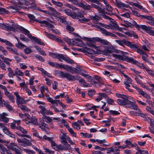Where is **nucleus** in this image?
Here are the masks:
<instances>
[{
    "mask_svg": "<svg viewBox=\"0 0 154 154\" xmlns=\"http://www.w3.org/2000/svg\"><path fill=\"white\" fill-rule=\"evenodd\" d=\"M59 76L62 78H66L69 81H75L79 80L80 83L84 87H90V85L87 83L85 80L83 79H79V77L76 75H72L69 73L65 72L63 71H60L58 73Z\"/></svg>",
    "mask_w": 154,
    "mask_h": 154,
    "instance_id": "1",
    "label": "nucleus"
},
{
    "mask_svg": "<svg viewBox=\"0 0 154 154\" xmlns=\"http://www.w3.org/2000/svg\"><path fill=\"white\" fill-rule=\"evenodd\" d=\"M76 12H73L72 17L74 19H78V20L81 23H85L89 21L90 19L84 17V11L78 8Z\"/></svg>",
    "mask_w": 154,
    "mask_h": 154,
    "instance_id": "2",
    "label": "nucleus"
},
{
    "mask_svg": "<svg viewBox=\"0 0 154 154\" xmlns=\"http://www.w3.org/2000/svg\"><path fill=\"white\" fill-rule=\"evenodd\" d=\"M125 53L123 52H122V55H119L116 54H112V56L116 59L122 61H126L130 63H132L135 64H137L139 62L134 60L132 57H129L125 55Z\"/></svg>",
    "mask_w": 154,
    "mask_h": 154,
    "instance_id": "3",
    "label": "nucleus"
},
{
    "mask_svg": "<svg viewBox=\"0 0 154 154\" xmlns=\"http://www.w3.org/2000/svg\"><path fill=\"white\" fill-rule=\"evenodd\" d=\"M81 8L86 10H91L93 8L96 9L98 11L103 13L104 10L102 8L99 6L94 4H91V5L88 4L85 2H83V3L80 4Z\"/></svg>",
    "mask_w": 154,
    "mask_h": 154,
    "instance_id": "4",
    "label": "nucleus"
},
{
    "mask_svg": "<svg viewBox=\"0 0 154 154\" xmlns=\"http://www.w3.org/2000/svg\"><path fill=\"white\" fill-rule=\"evenodd\" d=\"M127 46L132 49L133 51L137 52L140 55H142L143 54H144L146 57L148 56V55L143 50L140 49L139 46L136 44H134L133 42H131L129 41Z\"/></svg>",
    "mask_w": 154,
    "mask_h": 154,
    "instance_id": "5",
    "label": "nucleus"
},
{
    "mask_svg": "<svg viewBox=\"0 0 154 154\" xmlns=\"http://www.w3.org/2000/svg\"><path fill=\"white\" fill-rule=\"evenodd\" d=\"M115 1L116 2H115L113 1L112 3L118 8L122 9V10L123 11L126 10L125 8H131V7L129 5L122 3L119 0H115Z\"/></svg>",
    "mask_w": 154,
    "mask_h": 154,
    "instance_id": "6",
    "label": "nucleus"
},
{
    "mask_svg": "<svg viewBox=\"0 0 154 154\" xmlns=\"http://www.w3.org/2000/svg\"><path fill=\"white\" fill-rule=\"evenodd\" d=\"M6 146L8 149L14 151L16 154H21L18 149L19 148V147L17 144L15 143H11L9 144H6Z\"/></svg>",
    "mask_w": 154,
    "mask_h": 154,
    "instance_id": "7",
    "label": "nucleus"
},
{
    "mask_svg": "<svg viewBox=\"0 0 154 154\" xmlns=\"http://www.w3.org/2000/svg\"><path fill=\"white\" fill-rule=\"evenodd\" d=\"M49 55L54 58H57L59 60V61L61 62L63 61L62 60H64L66 55L60 54L52 52H49Z\"/></svg>",
    "mask_w": 154,
    "mask_h": 154,
    "instance_id": "8",
    "label": "nucleus"
},
{
    "mask_svg": "<svg viewBox=\"0 0 154 154\" xmlns=\"http://www.w3.org/2000/svg\"><path fill=\"white\" fill-rule=\"evenodd\" d=\"M64 41L69 45H71V42H72V44L76 46H79L80 45L79 44L78 42H82V41L80 39L76 38L75 40L73 39H70L68 38H64Z\"/></svg>",
    "mask_w": 154,
    "mask_h": 154,
    "instance_id": "9",
    "label": "nucleus"
},
{
    "mask_svg": "<svg viewBox=\"0 0 154 154\" xmlns=\"http://www.w3.org/2000/svg\"><path fill=\"white\" fill-rule=\"evenodd\" d=\"M44 32L45 33V35L51 39H54L55 41L58 42H60L61 45H63L64 44V43L62 40L58 38L55 37V36L53 34L49 33L46 31H45Z\"/></svg>",
    "mask_w": 154,
    "mask_h": 154,
    "instance_id": "10",
    "label": "nucleus"
},
{
    "mask_svg": "<svg viewBox=\"0 0 154 154\" xmlns=\"http://www.w3.org/2000/svg\"><path fill=\"white\" fill-rule=\"evenodd\" d=\"M14 94L16 96L17 98L16 102L18 106L25 103L26 102L25 100L20 96L18 92H15L14 93Z\"/></svg>",
    "mask_w": 154,
    "mask_h": 154,
    "instance_id": "11",
    "label": "nucleus"
},
{
    "mask_svg": "<svg viewBox=\"0 0 154 154\" xmlns=\"http://www.w3.org/2000/svg\"><path fill=\"white\" fill-rule=\"evenodd\" d=\"M17 130L20 131L23 134H18L19 136L22 137H26L27 138H30V136L26 134L27 133V131L23 128L19 126V128H17Z\"/></svg>",
    "mask_w": 154,
    "mask_h": 154,
    "instance_id": "12",
    "label": "nucleus"
},
{
    "mask_svg": "<svg viewBox=\"0 0 154 154\" xmlns=\"http://www.w3.org/2000/svg\"><path fill=\"white\" fill-rule=\"evenodd\" d=\"M67 137H68V136L64 133L62 134H60L59 135V138L61 140V142L63 143L64 145L71 146L67 142Z\"/></svg>",
    "mask_w": 154,
    "mask_h": 154,
    "instance_id": "13",
    "label": "nucleus"
},
{
    "mask_svg": "<svg viewBox=\"0 0 154 154\" xmlns=\"http://www.w3.org/2000/svg\"><path fill=\"white\" fill-rule=\"evenodd\" d=\"M54 149L58 151L59 150H63L65 151L68 150H71L72 148L71 146H65L61 145H57L56 147L54 148Z\"/></svg>",
    "mask_w": 154,
    "mask_h": 154,
    "instance_id": "14",
    "label": "nucleus"
},
{
    "mask_svg": "<svg viewBox=\"0 0 154 154\" xmlns=\"http://www.w3.org/2000/svg\"><path fill=\"white\" fill-rule=\"evenodd\" d=\"M101 26L107 29H115L119 30H120L121 29L120 28H119V26L117 24H116V23H113V25L111 24L107 25L103 24H102Z\"/></svg>",
    "mask_w": 154,
    "mask_h": 154,
    "instance_id": "15",
    "label": "nucleus"
},
{
    "mask_svg": "<svg viewBox=\"0 0 154 154\" xmlns=\"http://www.w3.org/2000/svg\"><path fill=\"white\" fill-rule=\"evenodd\" d=\"M93 41L94 42H99L103 45H107L109 44V42L106 40L102 39L100 37H97L93 38Z\"/></svg>",
    "mask_w": 154,
    "mask_h": 154,
    "instance_id": "16",
    "label": "nucleus"
},
{
    "mask_svg": "<svg viewBox=\"0 0 154 154\" xmlns=\"http://www.w3.org/2000/svg\"><path fill=\"white\" fill-rule=\"evenodd\" d=\"M86 78L87 79L88 82H90L93 85L97 87L100 86V85L99 83L94 81L93 79V77L88 75Z\"/></svg>",
    "mask_w": 154,
    "mask_h": 154,
    "instance_id": "17",
    "label": "nucleus"
},
{
    "mask_svg": "<svg viewBox=\"0 0 154 154\" xmlns=\"http://www.w3.org/2000/svg\"><path fill=\"white\" fill-rule=\"evenodd\" d=\"M132 80L130 78H128V79H127L124 82V83L125 85L126 88L130 92L132 91V90L129 88V87H130V84H132Z\"/></svg>",
    "mask_w": 154,
    "mask_h": 154,
    "instance_id": "18",
    "label": "nucleus"
},
{
    "mask_svg": "<svg viewBox=\"0 0 154 154\" xmlns=\"http://www.w3.org/2000/svg\"><path fill=\"white\" fill-rule=\"evenodd\" d=\"M135 88L137 89V92L139 93V94L143 97L146 98L147 99H150V96L147 94L146 92L143 91L137 87H135Z\"/></svg>",
    "mask_w": 154,
    "mask_h": 154,
    "instance_id": "19",
    "label": "nucleus"
},
{
    "mask_svg": "<svg viewBox=\"0 0 154 154\" xmlns=\"http://www.w3.org/2000/svg\"><path fill=\"white\" fill-rule=\"evenodd\" d=\"M141 29L145 30L146 32L149 33L150 35L154 36V31L151 29V28L146 26H141Z\"/></svg>",
    "mask_w": 154,
    "mask_h": 154,
    "instance_id": "20",
    "label": "nucleus"
},
{
    "mask_svg": "<svg viewBox=\"0 0 154 154\" xmlns=\"http://www.w3.org/2000/svg\"><path fill=\"white\" fill-rule=\"evenodd\" d=\"M7 116H8V114L6 113H3L2 114H0L2 121L3 122L5 123H7L9 122V118L6 117Z\"/></svg>",
    "mask_w": 154,
    "mask_h": 154,
    "instance_id": "21",
    "label": "nucleus"
},
{
    "mask_svg": "<svg viewBox=\"0 0 154 154\" xmlns=\"http://www.w3.org/2000/svg\"><path fill=\"white\" fill-rule=\"evenodd\" d=\"M129 41L125 40L124 39L122 40H115V42L120 45L123 46L124 45H125L127 46Z\"/></svg>",
    "mask_w": 154,
    "mask_h": 154,
    "instance_id": "22",
    "label": "nucleus"
},
{
    "mask_svg": "<svg viewBox=\"0 0 154 154\" xmlns=\"http://www.w3.org/2000/svg\"><path fill=\"white\" fill-rule=\"evenodd\" d=\"M28 119L29 120V122H30L32 123L35 125H38L37 120L35 117L34 116L31 117L30 115H28Z\"/></svg>",
    "mask_w": 154,
    "mask_h": 154,
    "instance_id": "23",
    "label": "nucleus"
},
{
    "mask_svg": "<svg viewBox=\"0 0 154 154\" xmlns=\"http://www.w3.org/2000/svg\"><path fill=\"white\" fill-rule=\"evenodd\" d=\"M32 144L31 141L29 140L24 138L23 140V142L22 144H21V146L24 147L30 146Z\"/></svg>",
    "mask_w": 154,
    "mask_h": 154,
    "instance_id": "24",
    "label": "nucleus"
},
{
    "mask_svg": "<svg viewBox=\"0 0 154 154\" xmlns=\"http://www.w3.org/2000/svg\"><path fill=\"white\" fill-rule=\"evenodd\" d=\"M62 11L64 12L65 14L68 16L72 17L73 13L69 9L65 8H62Z\"/></svg>",
    "mask_w": 154,
    "mask_h": 154,
    "instance_id": "25",
    "label": "nucleus"
},
{
    "mask_svg": "<svg viewBox=\"0 0 154 154\" xmlns=\"http://www.w3.org/2000/svg\"><path fill=\"white\" fill-rule=\"evenodd\" d=\"M3 130L5 134L9 135L11 137L13 138H15V135L12 134L10 132L7 127H6L5 128H4Z\"/></svg>",
    "mask_w": 154,
    "mask_h": 154,
    "instance_id": "26",
    "label": "nucleus"
},
{
    "mask_svg": "<svg viewBox=\"0 0 154 154\" xmlns=\"http://www.w3.org/2000/svg\"><path fill=\"white\" fill-rule=\"evenodd\" d=\"M30 38L31 39L34 41L36 42L39 45H44V43L41 41V40L37 37L31 36L30 37Z\"/></svg>",
    "mask_w": 154,
    "mask_h": 154,
    "instance_id": "27",
    "label": "nucleus"
},
{
    "mask_svg": "<svg viewBox=\"0 0 154 154\" xmlns=\"http://www.w3.org/2000/svg\"><path fill=\"white\" fill-rule=\"evenodd\" d=\"M39 23L42 24H44L45 26H47L48 27L54 28V26L53 24L49 23L48 21L46 20H42L41 21H39Z\"/></svg>",
    "mask_w": 154,
    "mask_h": 154,
    "instance_id": "28",
    "label": "nucleus"
},
{
    "mask_svg": "<svg viewBox=\"0 0 154 154\" xmlns=\"http://www.w3.org/2000/svg\"><path fill=\"white\" fill-rule=\"evenodd\" d=\"M106 9L109 11V13H106V14L110 15H113L114 13L112 12L113 10L112 8L109 4L106 6Z\"/></svg>",
    "mask_w": 154,
    "mask_h": 154,
    "instance_id": "29",
    "label": "nucleus"
},
{
    "mask_svg": "<svg viewBox=\"0 0 154 154\" xmlns=\"http://www.w3.org/2000/svg\"><path fill=\"white\" fill-rule=\"evenodd\" d=\"M28 17L30 19L29 22L32 23L33 21H36L39 23V21H42L38 20L36 19L35 18V17L32 14H29L27 15Z\"/></svg>",
    "mask_w": 154,
    "mask_h": 154,
    "instance_id": "30",
    "label": "nucleus"
},
{
    "mask_svg": "<svg viewBox=\"0 0 154 154\" xmlns=\"http://www.w3.org/2000/svg\"><path fill=\"white\" fill-rule=\"evenodd\" d=\"M7 28L8 30H10L14 31L17 28V26L14 23H13L11 26H9L8 24Z\"/></svg>",
    "mask_w": 154,
    "mask_h": 154,
    "instance_id": "31",
    "label": "nucleus"
},
{
    "mask_svg": "<svg viewBox=\"0 0 154 154\" xmlns=\"http://www.w3.org/2000/svg\"><path fill=\"white\" fill-rule=\"evenodd\" d=\"M69 1L70 2H72L75 5H78V6L80 7H81L80 6V4L83 3V2H85V1L81 0L80 2H79V0H69Z\"/></svg>",
    "mask_w": 154,
    "mask_h": 154,
    "instance_id": "32",
    "label": "nucleus"
},
{
    "mask_svg": "<svg viewBox=\"0 0 154 154\" xmlns=\"http://www.w3.org/2000/svg\"><path fill=\"white\" fill-rule=\"evenodd\" d=\"M99 29L103 34L106 36L109 35L110 32L107 31L106 29L102 27H100Z\"/></svg>",
    "mask_w": 154,
    "mask_h": 154,
    "instance_id": "33",
    "label": "nucleus"
},
{
    "mask_svg": "<svg viewBox=\"0 0 154 154\" xmlns=\"http://www.w3.org/2000/svg\"><path fill=\"white\" fill-rule=\"evenodd\" d=\"M65 125L66 126V128L68 129V131L74 137H76V133L74 132L72 128H70L69 126L67 125Z\"/></svg>",
    "mask_w": 154,
    "mask_h": 154,
    "instance_id": "34",
    "label": "nucleus"
},
{
    "mask_svg": "<svg viewBox=\"0 0 154 154\" xmlns=\"http://www.w3.org/2000/svg\"><path fill=\"white\" fill-rule=\"evenodd\" d=\"M57 20L63 23H64L65 24H68V22L66 21V18L63 17L59 16L57 18Z\"/></svg>",
    "mask_w": 154,
    "mask_h": 154,
    "instance_id": "35",
    "label": "nucleus"
},
{
    "mask_svg": "<svg viewBox=\"0 0 154 154\" xmlns=\"http://www.w3.org/2000/svg\"><path fill=\"white\" fill-rule=\"evenodd\" d=\"M0 41L2 42L5 43V44L7 45H9L11 47L13 46V45L11 42H10L9 41L6 40V39H2L0 38Z\"/></svg>",
    "mask_w": 154,
    "mask_h": 154,
    "instance_id": "36",
    "label": "nucleus"
},
{
    "mask_svg": "<svg viewBox=\"0 0 154 154\" xmlns=\"http://www.w3.org/2000/svg\"><path fill=\"white\" fill-rule=\"evenodd\" d=\"M128 35L131 37H133L135 38H138V36L134 32L131 31L128 32Z\"/></svg>",
    "mask_w": 154,
    "mask_h": 154,
    "instance_id": "37",
    "label": "nucleus"
},
{
    "mask_svg": "<svg viewBox=\"0 0 154 154\" xmlns=\"http://www.w3.org/2000/svg\"><path fill=\"white\" fill-rule=\"evenodd\" d=\"M64 61H65L66 62L71 64H72L74 63L73 60L70 58H69L66 55L65 57Z\"/></svg>",
    "mask_w": 154,
    "mask_h": 154,
    "instance_id": "38",
    "label": "nucleus"
},
{
    "mask_svg": "<svg viewBox=\"0 0 154 154\" xmlns=\"http://www.w3.org/2000/svg\"><path fill=\"white\" fill-rule=\"evenodd\" d=\"M0 149L2 151L1 152L2 154H5L6 152L7 153V152L9 151L3 145L1 144H0Z\"/></svg>",
    "mask_w": 154,
    "mask_h": 154,
    "instance_id": "39",
    "label": "nucleus"
},
{
    "mask_svg": "<svg viewBox=\"0 0 154 154\" xmlns=\"http://www.w3.org/2000/svg\"><path fill=\"white\" fill-rule=\"evenodd\" d=\"M39 107L41 109L40 111L41 113L43 115H45L46 112H47V110L45 108L41 105H40Z\"/></svg>",
    "mask_w": 154,
    "mask_h": 154,
    "instance_id": "40",
    "label": "nucleus"
},
{
    "mask_svg": "<svg viewBox=\"0 0 154 154\" xmlns=\"http://www.w3.org/2000/svg\"><path fill=\"white\" fill-rule=\"evenodd\" d=\"M114 50L110 47H106L105 48V51L107 53L112 54Z\"/></svg>",
    "mask_w": 154,
    "mask_h": 154,
    "instance_id": "41",
    "label": "nucleus"
},
{
    "mask_svg": "<svg viewBox=\"0 0 154 154\" xmlns=\"http://www.w3.org/2000/svg\"><path fill=\"white\" fill-rule=\"evenodd\" d=\"M134 26L138 30H139L140 28L141 29V26H145V25H139L134 20L132 21V26Z\"/></svg>",
    "mask_w": 154,
    "mask_h": 154,
    "instance_id": "42",
    "label": "nucleus"
},
{
    "mask_svg": "<svg viewBox=\"0 0 154 154\" xmlns=\"http://www.w3.org/2000/svg\"><path fill=\"white\" fill-rule=\"evenodd\" d=\"M4 106L6 107L8 111H11L13 110V107L8 103L6 102L4 103Z\"/></svg>",
    "mask_w": 154,
    "mask_h": 154,
    "instance_id": "43",
    "label": "nucleus"
},
{
    "mask_svg": "<svg viewBox=\"0 0 154 154\" xmlns=\"http://www.w3.org/2000/svg\"><path fill=\"white\" fill-rule=\"evenodd\" d=\"M117 102L120 105H125L127 102L123 100L119 99L117 100Z\"/></svg>",
    "mask_w": 154,
    "mask_h": 154,
    "instance_id": "44",
    "label": "nucleus"
},
{
    "mask_svg": "<svg viewBox=\"0 0 154 154\" xmlns=\"http://www.w3.org/2000/svg\"><path fill=\"white\" fill-rule=\"evenodd\" d=\"M132 97L128 96L124 94H122V98L123 99V100L126 101H128V100H130L131 99Z\"/></svg>",
    "mask_w": 154,
    "mask_h": 154,
    "instance_id": "45",
    "label": "nucleus"
},
{
    "mask_svg": "<svg viewBox=\"0 0 154 154\" xmlns=\"http://www.w3.org/2000/svg\"><path fill=\"white\" fill-rule=\"evenodd\" d=\"M72 125L74 128L77 130H79L80 129V125L77 122H75L73 123L72 124Z\"/></svg>",
    "mask_w": 154,
    "mask_h": 154,
    "instance_id": "46",
    "label": "nucleus"
},
{
    "mask_svg": "<svg viewBox=\"0 0 154 154\" xmlns=\"http://www.w3.org/2000/svg\"><path fill=\"white\" fill-rule=\"evenodd\" d=\"M20 29L23 34L26 35H29V32L27 29L21 26H20Z\"/></svg>",
    "mask_w": 154,
    "mask_h": 154,
    "instance_id": "47",
    "label": "nucleus"
},
{
    "mask_svg": "<svg viewBox=\"0 0 154 154\" xmlns=\"http://www.w3.org/2000/svg\"><path fill=\"white\" fill-rule=\"evenodd\" d=\"M51 2L54 5H57L59 7H61L63 5V3L62 2H56L54 0H52L51 1Z\"/></svg>",
    "mask_w": 154,
    "mask_h": 154,
    "instance_id": "48",
    "label": "nucleus"
},
{
    "mask_svg": "<svg viewBox=\"0 0 154 154\" xmlns=\"http://www.w3.org/2000/svg\"><path fill=\"white\" fill-rule=\"evenodd\" d=\"M7 8L8 9H12L13 10H15L16 11L20 10V6L17 5L10 6Z\"/></svg>",
    "mask_w": 154,
    "mask_h": 154,
    "instance_id": "49",
    "label": "nucleus"
},
{
    "mask_svg": "<svg viewBox=\"0 0 154 154\" xmlns=\"http://www.w3.org/2000/svg\"><path fill=\"white\" fill-rule=\"evenodd\" d=\"M43 119L45 122L48 123H50L52 121V119L49 116H45Z\"/></svg>",
    "mask_w": 154,
    "mask_h": 154,
    "instance_id": "50",
    "label": "nucleus"
},
{
    "mask_svg": "<svg viewBox=\"0 0 154 154\" xmlns=\"http://www.w3.org/2000/svg\"><path fill=\"white\" fill-rule=\"evenodd\" d=\"M48 8L49 10L52 11L54 14L57 15H59L60 14V13L57 12L54 8H53L51 7H49Z\"/></svg>",
    "mask_w": 154,
    "mask_h": 154,
    "instance_id": "51",
    "label": "nucleus"
},
{
    "mask_svg": "<svg viewBox=\"0 0 154 154\" xmlns=\"http://www.w3.org/2000/svg\"><path fill=\"white\" fill-rule=\"evenodd\" d=\"M8 71L9 72L8 76L10 77H13V75H14V74L12 69L10 67H9L8 68Z\"/></svg>",
    "mask_w": 154,
    "mask_h": 154,
    "instance_id": "52",
    "label": "nucleus"
},
{
    "mask_svg": "<svg viewBox=\"0 0 154 154\" xmlns=\"http://www.w3.org/2000/svg\"><path fill=\"white\" fill-rule=\"evenodd\" d=\"M54 103L57 106L58 105V104L59 103L62 107H64L65 106L59 100H54L52 104Z\"/></svg>",
    "mask_w": 154,
    "mask_h": 154,
    "instance_id": "53",
    "label": "nucleus"
},
{
    "mask_svg": "<svg viewBox=\"0 0 154 154\" xmlns=\"http://www.w3.org/2000/svg\"><path fill=\"white\" fill-rule=\"evenodd\" d=\"M6 65L1 60H0V67L2 69L6 70Z\"/></svg>",
    "mask_w": 154,
    "mask_h": 154,
    "instance_id": "54",
    "label": "nucleus"
},
{
    "mask_svg": "<svg viewBox=\"0 0 154 154\" xmlns=\"http://www.w3.org/2000/svg\"><path fill=\"white\" fill-rule=\"evenodd\" d=\"M35 137H38V138L41 139V140H42V137L39 136L38 133L37 132V131L36 130H35L33 131V133L32 134Z\"/></svg>",
    "mask_w": 154,
    "mask_h": 154,
    "instance_id": "55",
    "label": "nucleus"
},
{
    "mask_svg": "<svg viewBox=\"0 0 154 154\" xmlns=\"http://www.w3.org/2000/svg\"><path fill=\"white\" fill-rule=\"evenodd\" d=\"M18 107L22 110L24 111L25 112H28L29 110V109L24 105H19Z\"/></svg>",
    "mask_w": 154,
    "mask_h": 154,
    "instance_id": "56",
    "label": "nucleus"
},
{
    "mask_svg": "<svg viewBox=\"0 0 154 154\" xmlns=\"http://www.w3.org/2000/svg\"><path fill=\"white\" fill-rule=\"evenodd\" d=\"M65 6L66 7L70 8H71L73 10H78V8H76L75 7L73 6V5L68 3L66 4Z\"/></svg>",
    "mask_w": 154,
    "mask_h": 154,
    "instance_id": "57",
    "label": "nucleus"
},
{
    "mask_svg": "<svg viewBox=\"0 0 154 154\" xmlns=\"http://www.w3.org/2000/svg\"><path fill=\"white\" fill-rule=\"evenodd\" d=\"M102 16L103 17V18H104L106 19H109V20H112V22L113 23H116L115 21L112 19L110 18L108 16L104 14H103L102 15Z\"/></svg>",
    "mask_w": 154,
    "mask_h": 154,
    "instance_id": "58",
    "label": "nucleus"
},
{
    "mask_svg": "<svg viewBox=\"0 0 154 154\" xmlns=\"http://www.w3.org/2000/svg\"><path fill=\"white\" fill-rule=\"evenodd\" d=\"M15 73L17 75L22 76L24 75V73L22 72L20 69H17L16 70Z\"/></svg>",
    "mask_w": 154,
    "mask_h": 154,
    "instance_id": "59",
    "label": "nucleus"
},
{
    "mask_svg": "<svg viewBox=\"0 0 154 154\" xmlns=\"http://www.w3.org/2000/svg\"><path fill=\"white\" fill-rule=\"evenodd\" d=\"M23 151L26 152L28 154H34L35 153V152L33 150L28 149H24Z\"/></svg>",
    "mask_w": 154,
    "mask_h": 154,
    "instance_id": "60",
    "label": "nucleus"
},
{
    "mask_svg": "<svg viewBox=\"0 0 154 154\" xmlns=\"http://www.w3.org/2000/svg\"><path fill=\"white\" fill-rule=\"evenodd\" d=\"M3 13L8 14L9 13V12L6 9L1 7L0 8V13L3 14Z\"/></svg>",
    "mask_w": 154,
    "mask_h": 154,
    "instance_id": "61",
    "label": "nucleus"
},
{
    "mask_svg": "<svg viewBox=\"0 0 154 154\" xmlns=\"http://www.w3.org/2000/svg\"><path fill=\"white\" fill-rule=\"evenodd\" d=\"M149 85L152 87L151 91L152 95L154 97V84H152L150 82L148 83Z\"/></svg>",
    "mask_w": 154,
    "mask_h": 154,
    "instance_id": "62",
    "label": "nucleus"
},
{
    "mask_svg": "<svg viewBox=\"0 0 154 154\" xmlns=\"http://www.w3.org/2000/svg\"><path fill=\"white\" fill-rule=\"evenodd\" d=\"M22 3L23 4L25 5H26L29 6L30 5H32L33 4H32L29 2V1H27L26 0H22Z\"/></svg>",
    "mask_w": 154,
    "mask_h": 154,
    "instance_id": "63",
    "label": "nucleus"
},
{
    "mask_svg": "<svg viewBox=\"0 0 154 154\" xmlns=\"http://www.w3.org/2000/svg\"><path fill=\"white\" fill-rule=\"evenodd\" d=\"M70 72H72L75 73H78L79 72V70L76 68H72L71 67V69H70Z\"/></svg>",
    "mask_w": 154,
    "mask_h": 154,
    "instance_id": "64",
    "label": "nucleus"
}]
</instances>
